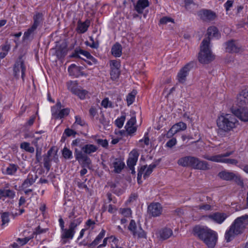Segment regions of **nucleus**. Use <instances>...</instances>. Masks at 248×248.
Wrapping results in <instances>:
<instances>
[{
  "label": "nucleus",
  "mask_w": 248,
  "mask_h": 248,
  "mask_svg": "<svg viewBox=\"0 0 248 248\" xmlns=\"http://www.w3.org/2000/svg\"><path fill=\"white\" fill-rule=\"evenodd\" d=\"M238 123L233 113L232 114H222L217 119V123L218 127L217 134L221 137L228 136L231 131L235 128Z\"/></svg>",
  "instance_id": "obj_1"
},
{
  "label": "nucleus",
  "mask_w": 248,
  "mask_h": 248,
  "mask_svg": "<svg viewBox=\"0 0 248 248\" xmlns=\"http://www.w3.org/2000/svg\"><path fill=\"white\" fill-rule=\"evenodd\" d=\"M248 225V215L246 214L237 217L225 233L227 242L232 240L236 236L242 234Z\"/></svg>",
  "instance_id": "obj_2"
},
{
  "label": "nucleus",
  "mask_w": 248,
  "mask_h": 248,
  "mask_svg": "<svg viewBox=\"0 0 248 248\" xmlns=\"http://www.w3.org/2000/svg\"><path fill=\"white\" fill-rule=\"evenodd\" d=\"M193 234L202 241L209 248L215 247L217 239V233L206 226L197 225L193 229Z\"/></svg>",
  "instance_id": "obj_3"
},
{
  "label": "nucleus",
  "mask_w": 248,
  "mask_h": 248,
  "mask_svg": "<svg viewBox=\"0 0 248 248\" xmlns=\"http://www.w3.org/2000/svg\"><path fill=\"white\" fill-rule=\"evenodd\" d=\"M177 163L182 167H191L196 170H206L210 169V165L207 162L192 156L181 157L178 160Z\"/></svg>",
  "instance_id": "obj_4"
},
{
  "label": "nucleus",
  "mask_w": 248,
  "mask_h": 248,
  "mask_svg": "<svg viewBox=\"0 0 248 248\" xmlns=\"http://www.w3.org/2000/svg\"><path fill=\"white\" fill-rule=\"evenodd\" d=\"M202 44L201 51L199 53V61L202 63H209L215 59V56L209 48V39H204Z\"/></svg>",
  "instance_id": "obj_5"
},
{
  "label": "nucleus",
  "mask_w": 248,
  "mask_h": 248,
  "mask_svg": "<svg viewBox=\"0 0 248 248\" xmlns=\"http://www.w3.org/2000/svg\"><path fill=\"white\" fill-rule=\"evenodd\" d=\"M67 86L70 91L77 95L80 99H85L86 96L88 94V92L78 86L77 81H68L67 83Z\"/></svg>",
  "instance_id": "obj_6"
},
{
  "label": "nucleus",
  "mask_w": 248,
  "mask_h": 248,
  "mask_svg": "<svg viewBox=\"0 0 248 248\" xmlns=\"http://www.w3.org/2000/svg\"><path fill=\"white\" fill-rule=\"evenodd\" d=\"M26 70V66L24 64V61L22 59V56H19L13 66V75L16 79H19V73L21 71V78L23 81H24L25 77V71Z\"/></svg>",
  "instance_id": "obj_7"
},
{
  "label": "nucleus",
  "mask_w": 248,
  "mask_h": 248,
  "mask_svg": "<svg viewBox=\"0 0 248 248\" xmlns=\"http://www.w3.org/2000/svg\"><path fill=\"white\" fill-rule=\"evenodd\" d=\"M195 65L196 62L191 61L183 67L177 74L178 81L180 83L184 84L186 80V77L188 75L189 71Z\"/></svg>",
  "instance_id": "obj_8"
},
{
  "label": "nucleus",
  "mask_w": 248,
  "mask_h": 248,
  "mask_svg": "<svg viewBox=\"0 0 248 248\" xmlns=\"http://www.w3.org/2000/svg\"><path fill=\"white\" fill-rule=\"evenodd\" d=\"M128 229L134 237H137L138 238H146V233L142 229L141 225L139 224L137 226L134 220H131Z\"/></svg>",
  "instance_id": "obj_9"
},
{
  "label": "nucleus",
  "mask_w": 248,
  "mask_h": 248,
  "mask_svg": "<svg viewBox=\"0 0 248 248\" xmlns=\"http://www.w3.org/2000/svg\"><path fill=\"white\" fill-rule=\"evenodd\" d=\"M218 176L221 179L225 181L234 180L238 185L241 186L243 184V180L240 176L235 174L232 171L224 170L219 172Z\"/></svg>",
  "instance_id": "obj_10"
},
{
  "label": "nucleus",
  "mask_w": 248,
  "mask_h": 248,
  "mask_svg": "<svg viewBox=\"0 0 248 248\" xmlns=\"http://www.w3.org/2000/svg\"><path fill=\"white\" fill-rule=\"evenodd\" d=\"M74 155L77 161L79 162H82L83 167L90 168L92 161L88 155H85V154H83L81 150H79L78 148H75Z\"/></svg>",
  "instance_id": "obj_11"
},
{
  "label": "nucleus",
  "mask_w": 248,
  "mask_h": 248,
  "mask_svg": "<svg viewBox=\"0 0 248 248\" xmlns=\"http://www.w3.org/2000/svg\"><path fill=\"white\" fill-rule=\"evenodd\" d=\"M198 16L203 21L210 22L216 19L217 17L216 13L209 9H202L198 12Z\"/></svg>",
  "instance_id": "obj_12"
},
{
  "label": "nucleus",
  "mask_w": 248,
  "mask_h": 248,
  "mask_svg": "<svg viewBox=\"0 0 248 248\" xmlns=\"http://www.w3.org/2000/svg\"><path fill=\"white\" fill-rule=\"evenodd\" d=\"M162 212V207L158 202L152 203L148 207V214L153 217L159 216Z\"/></svg>",
  "instance_id": "obj_13"
},
{
  "label": "nucleus",
  "mask_w": 248,
  "mask_h": 248,
  "mask_svg": "<svg viewBox=\"0 0 248 248\" xmlns=\"http://www.w3.org/2000/svg\"><path fill=\"white\" fill-rule=\"evenodd\" d=\"M9 185L7 184L4 187L0 188V200L4 201L5 199H12L16 196V192L13 190L9 189Z\"/></svg>",
  "instance_id": "obj_14"
},
{
  "label": "nucleus",
  "mask_w": 248,
  "mask_h": 248,
  "mask_svg": "<svg viewBox=\"0 0 248 248\" xmlns=\"http://www.w3.org/2000/svg\"><path fill=\"white\" fill-rule=\"evenodd\" d=\"M236 109L232 110L235 118L237 117L240 120L244 122L248 121V108L240 107Z\"/></svg>",
  "instance_id": "obj_15"
},
{
  "label": "nucleus",
  "mask_w": 248,
  "mask_h": 248,
  "mask_svg": "<svg viewBox=\"0 0 248 248\" xmlns=\"http://www.w3.org/2000/svg\"><path fill=\"white\" fill-rule=\"evenodd\" d=\"M228 215L224 213L215 212L208 215V217L214 222L221 224L227 218Z\"/></svg>",
  "instance_id": "obj_16"
},
{
  "label": "nucleus",
  "mask_w": 248,
  "mask_h": 248,
  "mask_svg": "<svg viewBox=\"0 0 248 248\" xmlns=\"http://www.w3.org/2000/svg\"><path fill=\"white\" fill-rule=\"evenodd\" d=\"M83 69V67L78 66L75 64H72L68 67V71L70 76L78 78L85 75L84 72L82 71Z\"/></svg>",
  "instance_id": "obj_17"
},
{
  "label": "nucleus",
  "mask_w": 248,
  "mask_h": 248,
  "mask_svg": "<svg viewBox=\"0 0 248 248\" xmlns=\"http://www.w3.org/2000/svg\"><path fill=\"white\" fill-rule=\"evenodd\" d=\"M237 105L242 107L248 104V87L243 90L237 96Z\"/></svg>",
  "instance_id": "obj_18"
},
{
  "label": "nucleus",
  "mask_w": 248,
  "mask_h": 248,
  "mask_svg": "<svg viewBox=\"0 0 248 248\" xmlns=\"http://www.w3.org/2000/svg\"><path fill=\"white\" fill-rule=\"evenodd\" d=\"M62 233L61 235L62 243L63 244H65L67 242V239H72L74 234L76 232V231L73 229L71 227L69 226L68 229H62Z\"/></svg>",
  "instance_id": "obj_19"
},
{
  "label": "nucleus",
  "mask_w": 248,
  "mask_h": 248,
  "mask_svg": "<svg viewBox=\"0 0 248 248\" xmlns=\"http://www.w3.org/2000/svg\"><path fill=\"white\" fill-rule=\"evenodd\" d=\"M53 151L54 149L52 147L47 151L46 154L43 155L44 167L47 171H49L51 166L52 155Z\"/></svg>",
  "instance_id": "obj_20"
},
{
  "label": "nucleus",
  "mask_w": 248,
  "mask_h": 248,
  "mask_svg": "<svg viewBox=\"0 0 248 248\" xmlns=\"http://www.w3.org/2000/svg\"><path fill=\"white\" fill-rule=\"evenodd\" d=\"M139 154L135 150H132L129 155L128 158L127 160V165L128 167L133 168L138 161Z\"/></svg>",
  "instance_id": "obj_21"
},
{
  "label": "nucleus",
  "mask_w": 248,
  "mask_h": 248,
  "mask_svg": "<svg viewBox=\"0 0 248 248\" xmlns=\"http://www.w3.org/2000/svg\"><path fill=\"white\" fill-rule=\"evenodd\" d=\"M114 168V171L116 173H120L125 166V164L123 160L120 158H115L112 163Z\"/></svg>",
  "instance_id": "obj_22"
},
{
  "label": "nucleus",
  "mask_w": 248,
  "mask_h": 248,
  "mask_svg": "<svg viewBox=\"0 0 248 248\" xmlns=\"http://www.w3.org/2000/svg\"><path fill=\"white\" fill-rule=\"evenodd\" d=\"M33 23L32 26L37 29L38 27L43 24L44 17L42 13L36 12L33 17Z\"/></svg>",
  "instance_id": "obj_23"
},
{
  "label": "nucleus",
  "mask_w": 248,
  "mask_h": 248,
  "mask_svg": "<svg viewBox=\"0 0 248 248\" xmlns=\"http://www.w3.org/2000/svg\"><path fill=\"white\" fill-rule=\"evenodd\" d=\"M226 50L229 53L239 52L240 47L237 46L233 40L230 41L226 43Z\"/></svg>",
  "instance_id": "obj_24"
},
{
  "label": "nucleus",
  "mask_w": 248,
  "mask_h": 248,
  "mask_svg": "<svg viewBox=\"0 0 248 248\" xmlns=\"http://www.w3.org/2000/svg\"><path fill=\"white\" fill-rule=\"evenodd\" d=\"M106 233L105 230L102 229L98 235L96 237L95 239L91 243H84V246H87L90 248L94 247L97 245L105 236Z\"/></svg>",
  "instance_id": "obj_25"
},
{
  "label": "nucleus",
  "mask_w": 248,
  "mask_h": 248,
  "mask_svg": "<svg viewBox=\"0 0 248 248\" xmlns=\"http://www.w3.org/2000/svg\"><path fill=\"white\" fill-rule=\"evenodd\" d=\"M90 22L88 20H86L85 22H82L80 20L78 22V26L77 28V31L79 33H84L88 30L90 26Z\"/></svg>",
  "instance_id": "obj_26"
},
{
  "label": "nucleus",
  "mask_w": 248,
  "mask_h": 248,
  "mask_svg": "<svg viewBox=\"0 0 248 248\" xmlns=\"http://www.w3.org/2000/svg\"><path fill=\"white\" fill-rule=\"evenodd\" d=\"M172 235V231L171 229L165 228L159 232V239L165 240L170 238Z\"/></svg>",
  "instance_id": "obj_27"
},
{
  "label": "nucleus",
  "mask_w": 248,
  "mask_h": 248,
  "mask_svg": "<svg viewBox=\"0 0 248 248\" xmlns=\"http://www.w3.org/2000/svg\"><path fill=\"white\" fill-rule=\"evenodd\" d=\"M148 6L149 1L148 0H138L135 8L139 14H141L143 10Z\"/></svg>",
  "instance_id": "obj_28"
},
{
  "label": "nucleus",
  "mask_w": 248,
  "mask_h": 248,
  "mask_svg": "<svg viewBox=\"0 0 248 248\" xmlns=\"http://www.w3.org/2000/svg\"><path fill=\"white\" fill-rule=\"evenodd\" d=\"M207 34L208 37L206 39H209V42L211 37L218 39L220 36L217 28L215 26H211L208 28Z\"/></svg>",
  "instance_id": "obj_29"
},
{
  "label": "nucleus",
  "mask_w": 248,
  "mask_h": 248,
  "mask_svg": "<svg viewBox=\"0 0 248 248\" xmlns=\"http://www.w3.org/2000/svg\"><path fill=\"white\" fill-rule=\"evenodd\" d=\"M111 54L115 57H120L122 53V46L119 43H115L111 48Z\"/></svg>",
  "instance_id": "obj_30"
},
{
  "label": "nucleus",
  "mask_w": 248,
  "mask_h": 248,
  "mask_svg": "<svg viewBox=\"0 0 248 248\" xmlns=\"http://www.w3.org/2000/svg\"><path fill=\"white\" fill-rule=\"evenodd\" d=\"M98 149V148L93 145L90 144H86L82 148V152L86 155H90L92 153L95 152Z\"/></svg>",
  "instance_id": "obj_31"
},
{
  "label": "nucleus",
  "mask_w": 248,
  "mask_h": 248,
  "mask_svg": "<svg viewBox=\"0 0 248 248\" xmlns=\"http://www.w3.org/2000/svg\"><path fill=\"white\" fill-rule=\"evenodd\" d=\"M160 162V160H156L154 163H152V164L150 165L148 168L146 169L145 172H144L143 174V178L144 179H146L147 178H148L149 175L151 174L153 170L156 168L157 165L159 164Z\"/></svg>",
  "instance_id": "obj_32"
},
{
  "label": "nucleus",
  "mask_w": 248,
  "mask_h": 248,
  "mask_svg": "<svg viewBox=\"0 0 248 248\" xmlns=\"http://www.w3.org/2000/svg\"><path fill=\"white\" fill-rule=\"evenodd\" d=\"M90 53L89 52L84 50L80 48H76L70 57L72 58H80V57L79 56V54H81L87 58L88 57L90 56Z\"/></svg>",
  "instance_id": "obj_33"
},
{
  "label": "nucleus",
  "mask_w": 248,
  "mask_h": 248,
  "mask_svg": "<svg viewBox=\"0 0 248 248\" xmlns=\"http://www.w3.org/2000/svg\"><path fill=\"white\" fill-rule=\"evenodd\" d=\"M85 140L83 139H80V138H77L75 140H73L71 145L73 147H76L75 148H77L78 147L79 149V150H81L82 151V148L83 147L85 146L86 144L85 143Z\"/></svg>",
  "instance_id": "obj_34"
},
{
  "label": "nucleus",
  "mask_w": 248,
  "mask_h": 248,
  "mask_svg": "<svg viewBox=\"0 0 248 248\" xmlns=\"http://www.w3.org/2000/svg\"><path fill=\"white\" fill-rule=\"evenodd\" d=\"M20 148L26 152L32 154L34 152V148L31 146V144L28 142H23L20 144Z\"/></svg>",
  "instance_id": "obj_35"
},
{
  "label": "nucleus",
  "mask_w": 248,
  "mask_h": 248,
  "mask_svg": "<svg viewBox=\"0 0 248 248\" xmlns=\"http://www.w3.org/2000/svg\"><path fill=\"white\" fill-rule=\"evenodd\" d=\"M18 169V166L15 164H10L7 167L5 170V174L7 175H12L16 173Z\"/></svg>",
  "instance_id": "obj_36"
},
{
  "label": "nucleus",
  "mask_w": 248,
  "mask_h": 248,
  "mask_svg": "<svg viewBox=\"0 0 248 248\" xmlns=\"http://www.w3.org/2000/svg\"><path fill=\"white\" fill-rule=\"evenodd\" d=\"M62 105L60 102H57L55 106L51 108L52 116L54 119H56L59 112L60 111Z\"/></svg>",
  "instance_id": "obj_37"
},
{
  "label": "nucleus",
  "mask_w": 248,
  "mask_h": 248,
  "mask_svg": "<svg viewBox=\"0 0 248 248\" xmlns=\"http://www.w3.org/2000/svg\"><path fill=\"white\" fill-rule=\"evenodd\" d=\"M83 220L82 217H76L71 220L69 226L74 230H76L77 227L82 222Z\"/></svg>",
  "instance_id": "obj_38"
},
{
  "label": "nucleus",
  "mask_w": 248,
  "mask_h": 248,
  "mask_svg": "<svg viewBox=\"0 0 248 248\" xmlns=\"http://www.w3.org/2000/svg\"><path fill=\"white\" fill-rule=\"evenodd\" d=\"M35 181V179H33L32 175H29L27 178L23 182L22 187L23 188H27L31 186Z\"/></svg>",
  "instance_id": "obj_39"
},
{
  "label": "nucleus",
  "mask_w": 248,
  "mask_h": 248,
  "mask_svg": "<svg viewBox=\"0 0 248 248\" xmlns=\"http://www.w3.org/2000/svg\"><path fill=\"white\" fill-rule=\"evenodd\" d=\"M100 123L103 124L105 129H109V127L110 126V121L108 118H106L105 117L104 115L102 114L99 119Z\"/></svg>",
  "instance_id": "obj_40"
},
{
  "label": "nucleus",
  "mask_w": 248,
  "mask_h": 248,
  "mask_svg": "<svg viewBox=\"0 0 248 248\" xmlns=\"http://www.w3.org/2000/svg\"><path fill=\"white\" fill-rule=\"evenodd\" d=\"M174 130L177 133L181 130H184L186 128V124L184 122H179L174 124Z\"/></svg>",
  "instance_id": "obj_41"
},
{
  "label": "nucleus",
  "mask_w": 248,
  "mask_h": 248,
  "mask_svg": "<svg viewBox=\"0 0 248 248\" xmlns=\"http://www.w3.org/2000/svg\"><path fill=\"white\" fill-rule=\"evenodd\" d=\"M1 218L2 222L1 226L2 228H3L5 225L8 224L10 221L9 213L8 212L2 213L1 215Z\"/></svg>",
  "instance_id": "obj_42"
},
{
  "label": "nucleus",
  "mask_w": 248,
  "mask_h": 248,
  "mask_svg": "<svg viewBox=\"0 0 248 248\" xmlns=\"http://www.w3.org/2000/svg\"><path fill=\"white\" fill-rule=\"evenodd\" d=\"M135 95L136 93L133 91L129 93L126 96V102L128 106L134 102L135 99Z\"/></svg>",
  "instance_id": "obj_43"
},
{
  "label": "nucleus",
  "mask_w": 248,
  "mask_h": 248,
  "mask_svg": "<svg viewBox=\"0 0 248 248\" xmlns=\"http://www.w3.org/2000/svg\"><path fill=\"white\" fill-rule=\"evenodd\" d=\"M70 112V109L68 108L61 109L60 111L57 116L56 119H62L67 116Z\"/></svg>",
  "instance_id": "obj_44"
},
{
  "label": "nucleus",
  "mask_w": 248,
  "mask_h": 248,
  "mask_svg": "<svg viewBox=\"0 0 248 248\" xmlns=\"http://www.w3.org/2000/svg\"><path fill=\"white\" fill-rule=\"evenodd\" d=\"M42 149L40 147H37L35 149V163H39L42 159Z\"/></svg>",
  "instance_id": "obj_45"
},
{
  "label": "nucleus",
  "mask_w": 248,
  "mask_h": 248,
  "mask_svg": "<svg viewBox=\"0 0 248 248\" xmlns=\"http://www.w3.org/2000/svg\"><path fill=\"white\" fill-rule=\"evenodd\" d=\"M111 71L110 73V75L111 76V78L114 80H116L117 78H119L120 71L119 69H114V68H110Z\"/></svg>",
  "instance_id": "obj_46"
},
{
  "label": "nucleus",
  "mask_w": 248,
  "mask_h": 248,
  "mask_svg": "<svg viewBox=\"0 0 248 248\" xmlns=\"http://www.w3.org/2000/svg\"><path fill=\"white\" fill-rule=\"evenodd\" d=\"M62 155L66 159H71L73 157L72 151L66 147L63 149Z\"/></svg>",
  "instance_id": "obj_47"
},
{
  "label": "nucleus",
  "mask_w": 248,
  "mask_h": 248,
  "mask_svg": "<svg viewBox=\"0 0 248 248\" xmlns=\"http://www.w3.org/2000/svg\"><path fill=\"white\" fill-rule=\"evenodd\" d=\"M125 119V116H121L120 118H117L115 120V124L119 128H121L123 127Z\"/></svg>",
  "instance_id": "obj_48"
},
{
  "label": "nucleus",
  "mask_w": 248,
  "mask_h": 248,
  "mask_svg": "<svg viewBox=\"0 0 248 248\" xmlns=\"http://www.w3.org/2000/svg\"><path fill=\"white\" fill-rule=\"evenodd\" d=\"M74 182L75 184L77 185L79 188H85L87 191L89 190V188L84 182H81L79 179H76Z\"/></svg>",
  "instance_id": "obj_49"
},
{
  "label": "nucleus",
  "mask_w": 248,
  "mask_h": 248,
  "mask_svg": "<svg viewBox=\"0 0 248 248\" xmlns=\"http://www.w3.org/2000/svg\"><path fill=\"white\" fill-rule=\"evenodd\" d=\"M126 134L129 136H132L137 131V127L134 126H129L125 127Z\"/></svg>",
  "instance_id": "obj_50"
},
{
  "label": "nucleus",
  "mask_w": 248,
  "mask_h": 248,
  "mask_svg": "<svg viewBox=\"0 0 248 248\" xmlns=\"http://www.w3.org/2000/svg\"><path fill=\"white\" fill-rule=\"evenodd\" d=\"M224 158L222 157L221 154L212 155L211 161L216 162L223 163Z\"/></svg>",
  "instance_id": "obj_51"
},
{
  "label": "nucleus",
  "mask_w": 248,
  "mask_h": 248,
  "mask_svg": "<svg viewBox=\"0 0 248 248\" xmlns=\"http://www.w3.org/2000/svg\"><path fill=\"white\" fill-rule=\"evenodd\" d=\"M95 141L98 145L102 146L103 147L107 148L108 146V141L106 139H95Z\"/></svg>",
  "instance_id": "obj_52"
},
{
  "label": "nucleus",
  "mask_w": 248,
  "mask_h": 248,
  "mask_svg": "<svg viewBox=\"0 0 248 248\" xmlns=\"http://www.w3.org/2000/svg\"><path fill=\"white\" fill-rule=\"evenodd\" d=\"M76 134V131L69 128H66L63 132V135H65L67 137L73 136L75 137Z\"/></svg>",
  "instance_id": "obj_53"
},
{
  "label": "nucleus",
  "mask_w": 248,
  "mask_h": 248,
  "mask_svg": "<svg viewBox=\"0 0 248 248\" xmlns=\"http://www.w3.org/2000/svg\"><path fill=\"white\" fill-rule=\"evenodd\" d=\"M36 30L33 26H31V27L29 28L28 30L25 32L24 34V39H28L31 34H32Z\"/></svg>",
  "instance_id": "obj_54"
},
{
  "label": "nucleus",
  "mask_w": 248,
  "mask_h": 248,
  "mask_svg": "<svg viewBox=\"0 0 248 248\" xmlns=\"http://www.w3.org/2000/svg\"><path fill=\"white\" fill-rule=\"evenodd\" d=\"M36 30L33 26H31V27L29 28L28 30L25 32L24 34V39H28L31 34H32Z\"/></svg>",
  "instance_id": "obj_55"
},
{
  "label": "nucleus",
  "mask_w": 248,
  "mask_h": 248,
  "mask_svg": "<svg viewBox=\"0 0 248 248\" xmlns=\"http://www.w3.org/2000/svg\"><path fill=\"white\" fill-rule=\"evenodd\" d=\"M169 22L174 23V20L168 16H163L159 21V23L163 25L167 24Z\"/></svg>",
  "instance_id": "obj_56"
},
{
  "label": "nucleus",
  "mask_w": 248,
  "mask_h": 248,
  "mask_svg": "<svg viewBox=\"0 0 248 248\" xmlns=\"http://www.w3.org/2000/svg\"><path fill=\"white\" fill-rule=\"evenodd\" d=\"M101 105L105 108H107L108 107H113L112 103L111 101H109L107 98H105L102 100Z\"/></svg>",
  "instance_id": "obj_57"
},
{
  "label": "nucleus",
  "mask_w": 248,
  "mask_h": 248,
  "mask_svg": "<svg viewBox=\"0 0 248 248\" xmlns=\"http://www.w3.org/2000/svg\"><path fill=\"white\" fill-rule=\"evenodd\" d=\"M10 49V45L8 43V42H6L4 45L1 46V49L3 51V52H0V53H4L5 54L6 56Z\"/></svg>",
  "instance_id": "obj_58"
},
{
  "label": "nucleus",
  "mask_w": 248,
  "mask_h": 248,
  "mask_svg": "<svg viewBox=\"0 0 248 248\" xmlns=\"http://www.w3.org/2000/svg\"><path fill=\"white\" fill-rule=\"evenodd\" d=\"M120 213L124 217H129L132 213L131 210L130 208H121Z\"/></svg>",
  "instance_id": "obj_59"
},
{
  "label": "nucleus",
  "mask_w": 248,
  "mask_h": 248,
  "mask_svg": "<svg viewBox=\"0 0 248 248\" xmlns=\"http://www.w3.org/2000/svg\"><path fill=\"white\" fill-rule=\"evenodd\" d=\"M110 68L119 69L120 67V63L116 60H112L110 62Z\"/></svg>",
  "instance_id": "obj_60"
},
{
  "label": "nucleus",
  "mask_w": 248,
  "mask_h": 248,
  "mask_svg": "<svg viewBox=\"0 0 248 248\" xmlns=\"http://www.w3.org/2000/svg\"><path fill=\"white\" fill-rule=\"evenodd\" d=\"M47 229H42L40 226H38L35 230L33 233V235L40 234L41 233H45L47 231Z\"/></svg>",
  "instance_id": "obj_61"
},
{
  "label": "nucleus",
  "mask_w": 248,
  "mask_h": 248,
  "mask_svg": "<svg viewBox=\"0 0 248 248\" xmlns=\"http://www.w3.org/2000/svg\"><path fill=\"white\" fill-rule=\"evenodd\" d=\"M223 163L229 164L237 165L238 162L236 159H235L224 158V159L223 160Z\"/></svg>",
  "instance_id": "obj_62"
},
{
  "label": "nucleus",
  "mask_w": 248,
  "mask_h": 248,
  "mask_svg": "<svg viewBox=\"0 0 248 248\" xmlns=\"http://www.w3.org/2000/svg\"><path fill=\"white\" fill-rule=\"evenodd\" d=\"M177 143V140L175 138H172L166 144L167 147L169 148H172L173 146L175 145Z\"/></svg>",
  "instance_id": "obj_63"
},
{
  "label": "nucleus",
  "mask_w": 248,
  "mask_h": 248,
  "mask_svg": "<svg viewBox=\"0 0 248 248\" xmlns=\"http://www.w3.org/2000/svg\"><path fill=\"white\" fill-rule=\"evenodd\" d=\"M174 127H171V128L166 134L165 136L167 138H171L177 132L174 130Z\"/></svg>",
  "instance_id": "obj_64"
}]
</instances>
